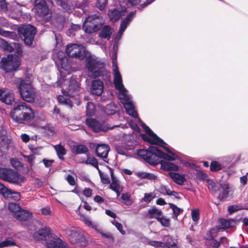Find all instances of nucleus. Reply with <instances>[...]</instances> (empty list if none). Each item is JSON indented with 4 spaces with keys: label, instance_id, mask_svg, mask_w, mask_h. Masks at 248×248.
Listing matches in <instances>:
<instances>
[{
    "label": "nucleus",
    "instance_id": "1",
    "mask_svg": "<svg viewBox=\"0 0 248 248\" xmlns=\"http://www.w3.org/2000/svg\"><path fill=\"white\" fill-rule=\"evenodd\" d=\"M65 52L69 57L83 60L85 57V69L88 75L92 78L101 77L105 80H109L110 73L107 70L105 63L99 58L88 55V52L85 48L76 44L68 45Z\"/></svg>",
    "mask_w": 248,
    "mask_h": 248
},
{
    "label": "nucleus",
    "instance_id": "2",
    "mask_svg": "<svg viewBox=\"0 0 248 248\" xmlns=\"http://www.w3.org/2000/svg\"><path fill=\"white\" fill-rule=\"evenodd\" d=\"M112 57L113 83L115 88L119 92V99L123 104L127 113L133 118H136L137 117V113L135 109L131 97L127 94V91L123 84L122 77L118 70L115 53L113 55Z\"/></svg>",
    "mask_w": 248,
    "mask_h": 248
},
{
    "label": "nucleus",
    "instance_id": "3",
    "mask_svg": "<svg viewBox=\"0 0 248 248\" xmlns=\"http://www.w3.org/2000/svg\"><path fill=\"white\" fill-rule=\"evenodd\" d=\"M166 145H167L166 143L164 144L163 147L168 153L171 154L173 156L162 152L154 146H150L147 150H139L137 151V155L146 162L153 166H155L160 163L159 158H163L168 161L175 160L176 157H177L176 151L174 150L171 151L168 147L165 146Z\"/></svg>",
    "mask_w": 248,
    "mask_h": 248
},
{
    "label": "nucleus",
    "instance_id": "4",
    "mask_svg": "<svg viewBox=\"0 0 248 248\" xmlns=\"http://www.w3.org/2000/svg\"><path fill=\"white\" fill-rule=\"evenodd\" d=\"M13 121L20 124H26L35 117L33 110L24 102H20L10 112Z\"/></svg>",
    "mask_w": 248,
    "mask_h": 248
},
{
    "label": "nucleus",
    "instance_id": "5",
    "mask_svg": "<svg viewBox=\"0 0 248 248\" xmlns=\"http://www.w3.org/2000/svg\"><path fill=\"white\" fill-rule=\"evenodd\" d=\"M18 80H20V84L18 86V88L23 100L28 102L33 101L35 93L29 78L25 79L19 78L17 81Z\"/></svg>",
    "mask_w": 248,
    "mask_h": 248
},
{
    "label": "nucleus",
    "instance_id": "6",
    "mask_svg": "<svg viewBox=\"0 0 248 248\" xmlns=\"http://www.w3.org/2000/svg\"><path fill=\"white\" fill-rule=\"evenodd\" d=\"M0 179L9 183L20 185L25 180L24 176L10 169L0 168Z\"/></svg>",
    "mask_w": 248,
    "mask_h": 248
},
{
    "label": "nucleus",
    "instance_id": "7",
    "mask_svg": "<svg viewBox=\"0 0 248 248\" xmlns=\"http://www.w3.org/2000/svg\"><path fill=\"white\" fill-rule=\"evenodd\" d=\"M135 118H138V120L140 123V126L143 128L146 134L150 137H149L145 134H142L140 135L141 138L144 141H147L151 144H157L159 146L164 147V144H166V143L163 141V140L155 134L148 126H147L140 118H138V116Z\"/></svg>",
    "mask_w": 248,
    "mask_h": 248
},
{
    "label": "nucleus",
    "instance_id": "8",
    "mask_svg": "<svg viewBox=\"0 0 248 248\" xmlns=\"http://www.w3.org/2000/svg\"><path fill=\"white\" fill-rule=\"evenodd\" d=\"M18 31L20 38L26 45L30 46L32 44L36 32L34 26L30 24L25 25L20 27Z\"/></svg>",
    "mask_w": 248,
    "mask_h": 248
},
{
    "label": "nucleus",
    "instance_id": "9",
    "mask_svg": "<svg viewBox=\"0 0 248 248\" xmlns=\"http://www.w3.org/2000/svg\"><path fill=\"white\" fill-rule=\"evenodd\" d=\"M20 64L18 57L10 54L7 57L2 58L0 66L1 69L8 73L16 70Z\"/></svg>",
    "mask_w": 248,
    "mask_h": 248
},
{
    "label": "nucleus",
    "instance_id": "10",
    "mask_svg": "<svg viewBox=\"0 0 248 248\" xmlns=\"http://www.w3.org/2000/svg\"><path fill=\"white\" fill-rule=\"evenodd\" d=\"M99 19V16L96 15L89 16L83 22V27L86 32L92 33L96 32L102 27L100 23H98L97 20Z\"/></svg>",
    "mask_w": 248,
    "mask_h": 248
},
{
    "label": "nucleus",
    "instance_id": "11",
    "mask_svg": "<svg viewBox=\"0 0 248 248\" xmlns=\"http://www.w3.org/2000/svg\"><path fill=\"white\" fill-rule=\"evenodd\" d=\"M136 14V11H132L129 14H128L122 20L119 30L115 38L114 46V48L115 46H117L119 41L121 38L122 35L127 28V26L131 22V21L135 15Z\"/></svg>",
    "mask_w": 248,
    "mask_h": 248
},
{
    "label": "nucleus",
    "instance_id": "12",
    "mask_svg": "<svg viewBox=\"0 0 248 248\" xmlns=\"http://www.w3.org/2000/svg\"><path fill=\"white\" fill-rule=\"evenodd\" d=\"M69 239L71 243L80 246H85L87 244L85 237L75 229L69 231Z\"/></svg>",
    "mask_w": 248,
    "mask_h": 248
},
{
    "label": "nucleus",
    "instance_id": "13",
    "mask_svg": "<svg viewBox=\"0 0 248 248\" xmlns=\"http://www.w3.org/2000/svg\"><path fill=\"white\" fill-rule=\"evenodd\" d=\"M34 9L39 16H46L49 13V9L45 0H35Z\"/></svg>",
    "mask_w": 248,
    "mask_h": 248
},
{
    "label": "nucleus",
    "instance_id": "14",
    "mask_svg": "<svg viewBox=\"0 0 248 248\" xmlns=\"http://www.w3.org/2000/svg\"><path fill=\"white\" fill-rule=\"evenodd\" d=\"M126 12V8L121 7L109 10L108 14L110 20L114 22L119 20V18L124 16Z\"/></svg>",
    "mask_w": 248,
    "mask_h": 248
},
{
    "label": "nucleus",
    "instance_id": "15",
    "mask_svg": "<svg viewBox=\"0 0 248 248\" xmlns=\"http://www.w3.org/2000/svg\"><path fill=\"white\" fill-rule=\"evenodd\" d=\"M104 84L100 80L95 79L92 81L90 88L92 94L96 96H100L104 91Z\"/></svg>",
    "mask_w": 248,
    "mask_h": 248
},
{
    "label": "nucleus",
    "instance_id": "16",
    "mask_svg": "<svg viewBox=\"0 0 248 248\" xmlns=\"http://www.w3.org/2000/svg\"><path fill=\"white\" fill-rule=\"evenodd\" d=\"M86 123L89 127L95 132L105 131L108 129L104 124L100 123L94 119H87Z\"/></svg>",
    "mask_w": 248,
    "mask_h": 248
},
{
    "label": "nucleus",
    "instance_id": "17",
    "mask_svg": "<svg viewBox=\"0 0 248 248\" xmlns=\"http://www.w3.org/2000/svg\"><path fill=\"white\" fill-rule=\"evenodd\" d=\"M109 149V147L108 145L103 144H98L95 149L96 155L105 162H108L106 159H107Z\"/></svg>",
    "mask_w": 248,
    "mask_h": 248
},
{
    "label": "nucleus",
    "instance_id": "18",
    "mask_svg": "<svg viewBox=\"0 0 248 248\" xmlns=\"http://www.w3.org/2000/svg\"><path fill=\"white\" fill-rule=\"evenodd\" d=\"M50 230L47 227H45L33 233L34 238L37 241L46 240L49 237Z\"/></svg>",
    "mask_w": 248,
    "mask_h": 248
},
{
    "label": "nucleus",
    "instance_id": "19",
    "mask_svg": "<svg viewBox=\"0 0 248 248\" xmlns=\"http://www.w3.org/2000/svg\"><path fill=\"white\" fill-rule=\"evenodd\" d=\"M219 192L217 199L219 201H222L224 199L229 196L230 192V186L228 184H220L218 188Z\"/></svg>",
    "mask_w": 248,
    "mask_h": 248
},
{
    "label": "nucleus",
    "instance_id": "20",
    "mask_svg": "<svg viewBox=\"0 0 248 248\" xmlns=\"http://www.w3.org/2000/svg\"><path fill=\"white\" fill-rule=\"evenodd\" d=\"M56 64L61 74L62 73V69L66 71H69L70 68L67 58L65 56H63L60 58L58 61L56 62ZM68 74H69V72H68Z\"/></svg>",
    "mask_w": 248,
    "mask_h": 248
},
{
    "label": "nucleus",
    "instance_id": "21",
    "mask_svg": "<svg viewBox=\"0 0 248 248\" xmlns=\"http://www.w3.org/2000/svg\"><path fill=\"white\" fill-rule=\"evenodd\" d=\"M67 246L66 242L63 241L59 238H53L49 242L46 243L47 248H65Z\"/></svg>",
    "mask_w": 248,
    "mask_h": 248
},
{
    "label": "nucleus",
    "instance_id": "22",
    "mask_svg": "<svg viewBox=\"0 0 248 248\" xmlns=\"http://www.w3.org/2000/svg\"><path fill=\"white\" fill-rule=\"evenodd\" d=\"M13 216L17 220L20 221H25L29 219L32 216V213L28 210L19 209L18 212L13 215Z\"/></svg>",
    "mask_w": 248,
    "mask_h": 248
},
{
    "label": "nucleus",
    "instance_id": "23",
    "mask_svg": "<svg viewBox=\"0 0 248 248\" xmlns=\"http://www.w3.org/2000/svg\"><path fill=\"white\" fill-rule=\"evenodd\" d=\"M71 151L75 155L87 154L89 152V149L85 145L77 144L72 146Z\"/></svg>",
    "mask_w": 248,
    "mask_h": 248
},
{
    "label": "nucleus",
    "instance_id": "24",
    "mask_svg": "<svg viewBox=\"0 0 248 248\" xmlns=\"http://www.w3.org/2000/svg\"><path fill=\"white\" fill-rule=\"evenodd\" d=\"M162 241L164 244V248H178L176 241L170 235H165L162 238Z\"/></svg>",
    "mask_w": 248,
    "mask_h": 248
},
{
    "label": "nucleus",
    "instance_id": "25",
    "mask_svg": "<svg viewBox=\"0 0 248 248\" xmlns=\"http://www.w3.org/2000/svg\"><path fill=\"white\" fill-rule=\"evenodd\" d=\"M161 168L166 171L174 170L177 171L179 169L178 166L173 163L167 161L160 162Z\"/></svg>",
    "mask_w": 248,
    "mask_h": 248
},
{
    "label": "nucleus",
    "instance_id": "26",
    "mask_svg": "<svg viewBox=\"0 0 248 248\" xmlns=\"http://www.w3.org/2000/svg\"><path fill=\"white\" fill-rule=\"evenodd\" d=\"M235 224V221L233 219L226 220L220 219L219 220L218 226L221 229H228L232 227Z\"/></svg>",
    "mask_w": 248,
    "mask_h": 248
},
{
    "label": "nucleus",
    "instance_id": "27",
    "mask_svg": "<svg viewBox=\"0 0 248 248\" xmlns=\"http://www.w3.org/2000/svg\"><path fill=\"white\" fill-rule=\"evenodd\" d=\"M111 34L112 31L110 27L108 25H105L99 33V36L101 38L108 40L110 39Z\"/></svg>",
    "mask_w": 248,
    "mask_h": 248
},
{
    "label": "nucleus",
    "instance_id": "28",
    "mask_svg": "<svg viewBox=\"0 0 248 248\" xmlns=\"http://www.w3.org/2000/svg\"><path fill=\"white\" fill-rule=\"evenodd\" d=\"M170 178L173 181L179 185H183L186 181L185 178L183 175H180L175 172H170L169 174Z\"/></svg>",
    "mask_w": 248,
    "mask_h": 248
},
{
    "label": "nucleus",
    "instance_id": "29",
    "mask_svg": "<svg viewBox=\"0 0 248 248\" xmlns=\"http://www.w3.org/2000/svg\"><path fill=\"white\" fill-rule=\"evenodd\" d=\"M135 175L140 179H145L149 180H155L157 176L153 173L139 171L135 173Z\"/></svg>",
    "mask_w": 248,
    "mask_h": 248
},
{
    "label": "nucleus",
    "instance_id": "30",
    "mask_svg": "<svg viewBox=\"0 0 248 248\" xmlns=\"http://www.w3.org/2000/svg\"><path fill=\"white\" fill-rule=\"evenodd\" d=\"M54 149L55 150L57 155L61 160H64L63 156L66 154V150L63 146L61 144L55 145L53 146Z\"/></svg>",
    "mask_w": 248,
    "mask_h": 248
},
{
    "label": "nucleus",
    "instance_id": "31",
    "mask_svg": "<svg viewBox=\"0 0 248 248\" xmlns=\"http://www.w3.org/2000/svg\"><path fill=\"white\" fill-rule=\"evenodd\" d=\"M81 163L87 165H91L99 170L98 163L97 159L93 156H91L89 155H87V159L81 161Z\"/></svg>",
    "mask_w": 248,
    "mask_h": 248
},
{
    "label": "nucleus",
    "instance_id": "32",
    "mask_svg": "<svg viewBox=\"0 0 248 248\" xmlns=\"http://www.w3.org/2000/svg\"><path fill=\"white\" fill-rule=\"evenodd\" d=\"M148 216L150 218H155L157 220L160 217L162 216V213L160 210L154 207L148 210Z\"/></svg>",
    "mask_w": 248,
    "mask_h": 248
},
{
    "label": "nucleus",
    "instance_id": "33",
    "mask_svg": "<svg viewBox=\"0 0 248 248\" xmlns=\"http://www.w3.org/2000/svg\"><path fill=\"white\" fill-rule=\"evenodd\" d=\"M16 246V243L12 237H7L0 242V248H4Z\"/></svg>",
    "mask_w": 248,
    "mask_h": 248
},
{
    "label": "nucleus",
    "instance_id": "34",
    "mask_svg": "<svg viewBox=\"0 0 248 248\" xmlns=\"http://www.w3.org/2000/svg\"><path fill=\"white\" fill-rule=\"evenodd\" d=\"M158 191L163 195H170L176 196L177 194L175 191L170 190L167 186L162 185L158 189Z\"/></svg>",
    "mask_w": 248,
    "mask_h": 248
},
{
    "label": "nucleus",
    "instance_id": "35",
    "mask_svg": "<svg viewBox=\"0 0 248 248\" xmlns=\"http://www.w3.org/2000/svg\"><path fill=\"white\" fill-rule=\"evenodd\" d=\"M57 4L61 6L62 9L69 13H71L74 9L73 5H69L67 2L62 1V0H56Z\"/></svg>",
    "mask_w": 248,
    "mask_h": 248
},
{
    "label": "nucleus",
    "instance_id": "36",
    "mask_svg": "<svg viewBox=\"0 0 248 248\" xmlns=\"http://www.w3.org/2000/svg\"><path fill=\"white\" fill-rule=\"evenodd\" d=\"M12 190L9 189L0 182V194L5 198H8L12 196Z\"/></svg>",
    "mask_w": 248,
    "mask_h": 248
},
{
    "label": "nucleus",
    "instance_id": "37",
    "mask_svg": "<svg viewBox=\"0 0 248 248\" xmlns=\"http://www.w3.org/2000/svg\"><path fill=\"white\" fill-rule=\"evenodd\" d=\"M110 176L112 180V183L109 186V187L112 190H115L117 188H119V184L118 180H117L114 176L113 171L112 169H110Z\"/></svg>",
    "mask_w": 248,
    "mask_h": 248
},
{
    "label": "nucleus",
    "instance_id": "38",
    "mask_svg": "<svg viewBox=\"0 0 248 248\" xmlns=\"http://www.w3.org/2000/svg\"><path fill=\"white\" fill-rule=\"evenodd\" d=\"M1 101L6 104H12L14 102L13 94L10 93H5L3 98H1Z\"/></svg>",
    "mask_w": 248,
    "mask_h": 248
},
{
    "label": "nucleus",
    "instance_id": "39",
    "mask_svg": "<svg viewBox=\"0 0 248 248\" xmlns=\"http://www.w3.org/2000/svg\"><path fill=\"white\" fill-rule=\"evenodd\" d=\"M117 106L113 103H110L108 104L105 109V112L108 115H113L117 111Z\"/></svg>",
    "mask_w": 248,
    "mask_h": 248
},
{
    "label": "nucleus",
    "instance_id": "40",
    "mask_svg": "<svg viewBox=\"0 0 248 248\" xmlns=\"http://www.w3.org/2000/svg\"><path fill=\"white\" fill-rule=\"evenodd\" d=\"M57 99H58L59 102L60 104L67 106L69 108H72V102H71V101L70 99L65 98L63 95L58 96Z\"/></svg>",
    "mask_w": 248,
    "mask_h": 248
},
{
    "label": "nucleus",
    "instance_id": "41",
    "mask_svg": "<svg viewBox=\"0 0 248 248\" xmlns=\"http://www.w3.org/2000/svg\"><path fill=\"white\" fill-rule=\"evenodd\" d=\"M9 210L13 213V215L21 209V207L19 204L16 202H10L8 204Z\"/></svg>",
    "mask_w": 248,
    "mask_h": 248
},
{
    "label": "nucleus",
    "instance_id": "42",
    "mask_svg": "<svg viewBox=\"0 0 248 248\" xmlns=\"http://www.w3.org/2000/svg\"><path fill=\"white\" fill-rule=\"evenodd\" d=\"M95 107L92 102H88L86 106V114L88 116H92L94 113Z\"/></svg>",
    "mask_w": 248,
    "mask_h": 248
},
{
    "label": "nucleus",
    "instance_id": "43",
    "mask_svg": "<svg viewBox=\"0 0 248 248\" xmlns=\"http://www.w3.org/2000/svg\"><path fill=\"white\" fill-rule=\"evenodd\" d=\"M81 26L79 24H72L70 28L68 30L67 34L70 36H73L75 34V32L80 30Z\"/></svg>",
    "mask_w": 248,
    "mask_h": 248
},
{
    "label": "nucleus",
    "instance_id": "44",
    "mask_svg": "<svg viewBox=\"0 0 248 248\" xmlns=\"http://www.w3.org/2000/svg\"><path fill=\"white\" fill-rule=\"evenodd\" d=\"M170 206L173 211V218L177 219L178 216L181 212H183V209L178 207L176 205L172 203L170 204Z\"/></svg>",
    "mask_w": 248,
    "mask_h": 248
},
{
    "label": "nucleus",
    "instance_id": "45",
    "mask_svg": "<svg viewBox=\"0 0 248 248\" xmlns=\"http://www.w3.org/2000/svg\"><path fill=\"white\" fill-rule=\"evenodd\" d=\"M0 46L3 50L9 52H12L13 50V47L10 46L7 42L2 39L0 40Z\"/></svg>",
    "mask_w": 248,
    "mask_h": 248
},
{
    "label": "nucleus",
    "instance_id": "46",
    "mask_svg": "<svg viewBox=\"0 0 248 248\" xmlns=\"http://www.w3.org/2000/svg\"><path fill=\"white\" fill-rule=\"evenodd\" d=\"M210 170L212 171H217L222 169L221 164L217 161H212L210 164Z\"/></svg>",
    "mask_w": 248,
    "mask_h": 248
},
{
    "label": "nucleus",
    "instance_id": "47",
    "mask_svg": "<svg viewBox=\"0 0 248 248\" xmlns=\"http://www.w3.org/2000/svg\"><path fill=\"white\" fill-rule=\"evenodd\" d=\"M121 198L123 200V203L126 205H130L132 204V201L130 199V195L127 193H123L122 195Z\"/></svg>",
    "mask_w": 248,
    "mask_h": 248
},
{
    "label": "nucleus",
    "instance_id": "48",
    "mask_svg": "<svg viewBox=\"0 0 248 248\" xmlns=\"http://www.w3.org/2000/svg\"><path fill=\"white\" fill-rule=\"evenodd\" d=\"M246 208L244 207L243 206L241 205H231L228 207V212L230 214H231L235 212H236L237 211L242 210V209H246Z\"/></svg>",
    "mask_w": 248,
    "mask_h": 248
},
{
    "label": "nucleus",
    "instance_id": "49",
    "mask_svg": "<svg viewBox=\"0 0 248 248\" xmlns=\"http://www.w3.org/2000/svg\"><path fill=\"white\" fill-rule=\"evenodd\" d=\"M108 0H97L96 6L101 11L105 9Z\"/></svg>",
    "mask_w": 248,
    "mask_h": 248
},
{
    "label": "nucleus",
    "instance_id": "50",
    "mask_svg": "<svg viewBox=\"0 0 248 248\" xmlns=\"http://www.w3.org/2000/svg\"><path fill=\"white\" fill-rule=\"evenodd\" d=\"M79 88V86L78 82L75 80V79H73L71 78V79L69 81V90H73V91H76L78 90Z\"/></svg>",
    "mask_w": 248,
    "mask_h": 248
},
{
    "label": "nucleus",
    "instance_id": "51",
    "mask_svg": "<svg viewBox=\"0 0 248 248\" xmlns=\"http://www.w3.org/2000/svg\"><path fill=\"white\" fill-rule=\"evenodd\" d=\"M155 194L154 192L145 193L143 198V201L146 202H149L152 200H153L155 197Z\"/></svg>",
    "mask_w": 248,
    "mask_h": 248
},
{
    "label": "nucleus",
    "instance_id": "52",
    "mask_svg": "<svg viewBox=\"0 0 248 248\" xmlns=\"http://www.w3.org/2000/svg\"><path fill=\"white\" fill-rule=\"evenodd\" d=\"M102 182L105 184L110 183L109 177L107 175L104 174L100 170H98Z\"/></svg>",
    "mask_w": 248,
    "mask_h": 248
},
{
    "label": "nucleus",
    "instance_id": "53",
    "mask_svg": "<svg viewBox=\"0 0 248 248\" xmlns=\"http://www.w3.org/2000/svg\"><path fill=\"white\" fill-rule=\"evenodd\" d=\"M10 163L15 169L20 168L22 167L21 163L16 158H11Z\"/></svg>",
    "mask_w": 248,
    "mask_h": 248
},
{
    "label": "nucleus",
    "instance_id": "54",
    "mask_svg": "<svg viewBox=\"0 0 248 248\" xmlns=\"http://www.w3.org/2000/svg\"><path fill=\"white\" fill-rule=\"evenodd\" d=\"M112 224L114 225L118 230L122 234H124L125 232L123 229V225L121 223H119L116 221L115 220H114L111 221Z\"/></svg>",
    "mask_w": 248,
    "mask_h": 248
},
{
    "label": "nucleus",
    "instance_id": "55",
    "mask_svg": "<svg viewBox=\"0 0 248 248\" xmlns=\"http://www.w3.org/2000/svg\"><path fill=\"white\" fill-rule=\"evenodd\" d=\"M7 3L4 0H0V12L6 13L8 11Z\"/></svg>",
    "mask_w": 248,
    "mask_h": 248
},
{
    "label": "nucleus",
    "instance_id": "56",
    "mask_svg": "<svg viewBox=\"0 0 248 248\" xmlns=\"http://www.w3.org/2000/svg\"><path fill=\"white\" fill-rule=\"evenodd\" d=\"M191 217L192 220L194 222L197 221L199 219L200 213L198 209H193L191 211Z\"/></svg>",
    "mask_w": 248,
    "mask_h": 248
},
{
    "label": "nucleus",
    "instance_id": "57",
    "mask_svg": "<svg viewBox=\"0 0 248 248\" xmlns=\"http://www.w3.org/2000/svg\"><path fill=\"white\" fill-rule=\"evenodd\" d=\"M157 220L164 227H168L170 225V220L163 217H160Z\"/></svg>",
    "mask_w": 248,
    "mask_h": 248
},
{
    "label": "nucleus",
    "instance_id": "58",
    "mask_svg": "<svg viewBox=\"0 0 248 248\" xmlns=\"http://www.w3.org/2000/svg\"><path fill=\"white\" fill-rule=\"evenodd\" d=\"M148 244L155 248H163L164 244L161 241H150Z\"/></svg>",
    "mask_w": 248,
    "mask_h": 248
},
{
    "label": "nucleus",
    "instance_id": "59",
    "mask_svg": "<svg viewBox=\"0 0 248 248\" xmlns=\"http://www.w3.org/2000/svg\"><path fill=\"white\" fill-rule=\"evenodd\" d=\"M227 239L226 237H222L220 238V241H218L217 240L213 239L212 242V245L213 247L215 248H218L220 245V242L223 243L224 241H227Z\"/></svg>",
    "mask_w": 248,
    "mask_h": 248
},
{
    "label": "nucleus",
    "instance_id": "60",
    "mask_svg": "<svg viewBox=\"0 0 248 248\" xmlns=\"http://www.w3.org/2000/svg\"><path fill=\"white\" fill-rule=\"evenodd\" d=\"M81 220L89 227H91L93 226V223L89 217L82 216L81 217Z\"/></svg>",
    "mask_w": 248,
    "mask_h": 248
},
{
    "label": "nucleus",
    "instance_id": "61",
    "mask_svg": "<svg viewBox=\"0 0 248 248\" xmlns=\"http://www.w3.org/2000/svg\"><path fill=\"white\" fill-rule=\"evenodd\" d=\"M13 32L6 31L0 28V35L5 37H11L13 36Z\"/></svg>",
    "mask_w": 248,
    "mask_h": 248
},
{
    "label": "nucleus",
    "instance_id": "62",
    "mask_svg": "<svg viewBox=\"0 0 248 248\" xmlns=\"http://www.w3.org/2000/svg\"><path fill=\"white\" fill-rule=\"evenodd\" d=\"M5 145L3 137L0 133V156L2 155L3 150L5 149Z\"/></svg>",
    "mask_w": 248,
    "mask_h": 248
},
{
    "label": "nucleus",
    "instance_id": "63",
    "mask_svg": "<svg viewBox=\"0 0 248 248\" xmlns=\"http://www.w3.org/2000/svg\"><path fill=\"white\" fill-rule=\"evenodd\" d=\"M23 157L26 159L30 164L31 166L33 165V161L35 158V157L33 155H22Z\"/></svg>",
    "mask_w": 248,
    "mask_h": 248
},
{
    "label": "nucleus",
    "instance_id": "64",
    "mask_svg": "<svg viewBox=\"0 0 248 248\" xmlns=\"http://www.w3.org/2000/svg\"><path fill=\"white\" fill-rule=\"evenodd\" d=\"M66 179L70 185L74 186L76 184L75 178L72 175H68Z\"/></svg>",
    "mask_w": 248,
    "mask_h": 248
}]
</instances>
